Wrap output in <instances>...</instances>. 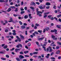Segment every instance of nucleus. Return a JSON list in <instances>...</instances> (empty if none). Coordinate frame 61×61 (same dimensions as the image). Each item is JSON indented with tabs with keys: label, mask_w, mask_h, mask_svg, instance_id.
I'll return each instance as SVG.
<instances>
[{
	"label": "nucleus",
	"mask_w": 61,
	"mask_h": 61,
	"mask_svg": "<svg viewBox=\"0 0 61 61\" xmlns=\"http://www.w3.org/2000/svg\"><path fill=\"white\" fill-rule=\"evenodd\" d=\"M29 52V51H24V53L26 54H27V53H28Z\"/></svg>",
	"instance_id": "nucleus-16"
},
{
	"label": "nucleus",
	"mask_w": 61,
	"mask_h": 61,
	"mask_svg": "<svg viewBox=\"0 0 61 61\" xmlns=\"http://www.w3.org/2000/svg\"><path fill=\"white\" fill-rule=\"evenodd\" d=\"M16 60H17V61H21V60H20V59H19V58H16Z\"/></svg>",
	"instance_id": "nucleus-14"
},
{
	"label": "nucleus",
	"mask_w": 61,
	"mask_h": 61,
	"mask_svg": "<svg viewBox=\"0 0 61 61\" xmlns=\"http://www.w3.org/2000/svg\"><path fill=\"white\" fill-rule=\"evenodd\" d=\"M12 34L14 36H15V35H16V33H15V32H14Z\"/></svg>",
	"instance_id": "nucleus-36"
},
{
	"label": "nucleus",
	"mask_w": 61,
	"mask_h": 61,
	"mask_svg": "<svg viewBox=\"0 0 61 61\" xmlns=\"http://www.w3.org/2000/svg\"><path fill=\"white\" fill-rule=\"evenodd\" d=\"M25 26L24 25H22L21 26V28L22 29H25Z\"/></svg>",
	"instance_id": "nucleus-4"
},
{
	"label": "nucleus",
	"mask_w": 61,
	"mask_h": 61,
	"mask_svg": "<svg viewBox=\"0 0 61 61\" xmlns=\"http://www.w3.org/2000/svg\"><path fill=\"white\" fill-rule=\"evenodd\" d=\"M24 9L25 10H26L27 9V7H25L24 8Z\"/></svg>",
	"instance_id": "nucleus-56"
},
{
	"label": "nucleus",
	"mask_w": 61,
	"mask_h": 61,
	"mask_svg": "<svg viewBox=\"0 0 61 61\" xmlns=\"http://www.w3.org/2000/svg\"><path fill=\"white\" fill-rule=\"evenodd\" d=\"M10 20L12 21V22H13V23H15L14 22V21L13 20V18H11L10 19Z\"/></svg>",
	"instance_id": "nucleus-20"
},
{
	"label": "nucleus",
	"mask_w": 61,
	"mask_h": 61,
	"mask_svg": "<svg viewBox=\"0 0 61 61\" xmlns=\"http://www.w3.org/2000/svg\"><path fill=\"white\" fill-rule=\"evenodd\" d=\"M61 14H60L59 15H58L57 16V17L58 18H59L60 17H61Z\"/></svg>",
	"instance_id": "nucleus-30"
},
{
	"label": "nucleus",
	"mask_w": 61,
	"mask_h": 61,
	"mask_svg": "<svg viewBox=\"0 0 61 61\" xmlns=\"http://www.w3.org/2000/svg\"><path fill=\"white\" fill-rule=\"evenodd\" d=\"M20 36L21 37V38H22V40H24V37L23 35H22L21 34H20Z\"/></svg>",
	"instance_id": "nucleus-7"
},
{
	"label": "nucleus",
	"mask_w": 61,
	"mask_h": 61,
	"mask_svg": "<svg viewBox=\"0 0 61 61\" xmlns=\"http://www.w3.org/2000/svg\"><path fill=\"white\" fill-rule=\"evenodd\" d=\"M38 54V52H33V55H36Z\"/></svg>",
	"instance_id": "nucleus-21"
},
{
	"label": "nucleus",
	"mask_w": 61,
	"mask_h": 61,
	"mask_svg": "<svg viewBox=\"0 0 61 61\" xmlns=\"http://www.w3.org/2000/svg\"><path fill=\"white\" fill-rule=\"evenodd\" d=\"M25 57H29V56L27 55H25Z\"/></svg>",
	"instance_id": "nucleus-62"
},
{
	"label": "nucleus",
	"mask_w": 61,
	"mask_h": 61,
	"mask_svg": "<svg viewBox=\"0 0 61 61\" xmlns=\"http://www.w3.org/2000/svg\"><path fill=\"white\" fill-rule=\"evenodd\" d=\"M60 53V51L59 50H58L57 51V52H56V54H59Z\"/></svg>",
	"instance_id": "nucleus-17"
},
{
	"label": "nucleus",
	"mask_w": 61,
	"mask_h": 61,
	"mask_svg": "<svg viewBox=\"0 0 61 61\" xmlns=\"http://www.w3.org/2000/svg\"><path fill=\"white\" fill-rule=\"evenodd\" d=\"M10 7V8H12V9L15 8V6H11Z\"/></svg>",
	"instance_id": "nucleus-24"
},
{
	"label": "nucleus",
	"mask_w": 61,
	"mask_h": 61,
	"mask_svg": "<svg viewBox=\"0 0 61 61\" xmlns=\"http://www.w3.org/2000/svg\"><path fill=\"white\" fill-rule=\"evenodd\" d=\"M52 15H49L48 16V17H49V18H50V17H52Z\"/></svg>",
	"instance_id": "nucleus-46"
},
{
	"label": "nucleus",
	"mask_w": 61,
	"mask_h": 61,
	"mask_svg": "<svg viewBox=\"0 0 61 61\" xmlns=\"http://www.w3.org/2000/svg\"><path fill=\"white\" fill-rule=\"evenodd\" d=\"M59 21L60 22H61V19H60V18H59Z\"/></svg>",
	"instance_id": "nucleus-64"
},
{
	"label": "nucleus",
	"mask_w": 61,
	"mask_h": 61,
	"mask_svg": "<svg viewBox=\"0 0 61 61\" xmlns=\"http://www.w3.org/2000/svg\"><path fill=\"white\" fill-rule=\"evenodd\" d=\"M45 29L47 31H48V30L49 29V28L48 27H46L45 28Z\"/></svg>",
	"instance_id": "nucleus-19"
},
{
	"label": "nucleus",
	"mask_w": 61,
	"mask_h": 61,
	"mask_svg": "<svg viewBox=\"0 0 61 61\" xmlns=\"http://www.w3.org/2000/svg\"><path fill=\"white\" fill-rule=\"evenodd\" d=\"M61 56H59L58 58V59H61Z\"/></svg>",
	"instance_id": "nucleus-63"
},
{
	"label": "nucleus",
	"mask_w": 61,
	"mask_h": 61,
	"mask_svg": "<svg viewBox=\"0 0 61 61\" xmlns=\"http://www.w3.org/2000/svg\"><path fill=\"white\" fill-rule=\"evenodd\" d=\"M8 31V30H5V32H7Z\"/></svg>",
	"instance_id": "nucleus-60"
},
{
	"label": "nucleus",
	"mask_w": 61,
	"mask_h": 61,
	"mask_svg": "<svg viewBox=\"0 0 61 61\" xmlns=\"http://www.w3.org/2000/svg\"><path fill=\"white\" fill-rule=\"evenodd\" d=\"M7 47H8L7 46L5 45L4 46L3 48H4V49H6V48H7Z\"/></svg>",
	"instance_id": "nucleus-12"
},
{
	"label": "nucleus",
	"mask_w": 61,
	"mask_h": 61,
	"mask_svg": "<svg viewBox=\"0 0 61 61\" xmlns=\"http://www.w3.org/2000/svg\"><path fill=\"white\" fill-rule=\"evenodd\" d=\"M34 33L35 34H36V35H38L39 34L38 33L37 31H35L34 32Z\"/></svg>",
	"instance_id": "nucleus-25"
},
{
	"label": "nucleus",
	"mask_w": 61,
	"mask_h": 61,
	"mask_svg": "<svg viewBox=\"0 0 61 61\" xmlns=\"http://www.w3.org/2000/svg\"><path fill=\"white\" fill-rule=\"evenodd\" d=\"M53 8H54V9H56V6L55 5H54L53 7Z\"/></svg>",
	"instance_id": "nucleus-35"
},
{
	"label": "nucleus",
	"mask_w": 61,
	"mask_h": 61,
	"mask_svg": "<svg viewBox=\"0 0 61 61\" xmlns=\"http://www.w3.org/2000/svg\"><path fill=\"white\" fill-rule=\"evenodd\" d=\"M38 9H37L36 10V12H37V15H38L39 14H42V13L41 11H38Z\"/></svg>",
	"instance_id": "nucleus-1"
},
{
	"label": "nucleus",
	"mask_w": 61,
	"mask_h": 61,
	"mask_svg": "<svg viewBox=\"0 0 61 61\" xmlns=\"http://www.w3.org/2000/svg\"><path fill=\"white\" fill-rule=\"evenodd\" d=\"M47 15H44L43 16V18H46L47 17Z\"/></svg>",
	"instance_id": "nucleus-39"
},
{
	"label": "nucleus",
	"mask_w": 61,
	"mask_h": 61,
	"mask_svg": "<svg viewBox=\"0 0 61 61\" xmlns=\"http://www.w3.org/2000/svg\"><path fill=\"white\" fill-rule=\"evenodd\" d=\"M36 25L37 26H39L40 25L38 24H36Z\"/></svg>",
	"instance_id": "nucleus-45"
},
{
	"label": "nucleus",
	"mask_w": 61,
	"mask_h": 61,
	"mask_svg": "<svg viewBox=\"0 0 61 61\" xmlns=\"http://www.w3.org/2000/svg\"><path fill=\"white\" fill-rule=\"evenodd\" d=\"M5 24H7L8 23V21H7V20H5Z\"/></svg>",
	"instance_id": "nucleus-51"
},
{
	"label": "nucleus",
	"mask_w": 61,
	"mask_h": 61,
	"mask_svg": "<svg viewBox=\"0 0 61 61\" xmlns=\"http://www.w3.org/2000/svg\"><path fill=\"white\" fill-rule=\"evenodd\" d=\"M20 54L21 55H23V54H24V53H23V52L21 51L20 52Z\"/></svg>",
	"instance_id": "nucleus-28"
},
{
	"label": "nucleus",
	"mask_w": 61,
	"mask_h": 61,
	"mask_svg": "<svg viewBox=\"0 0 61 61\" xmlns=\"http://www.w3.org/2000/svg\"><path fill=\"white\" fill-rule=\"evenodd\" d=\"M46 32V29H43V33H45Z\"/></svg>",
	"instance_id": "nucleus-55"
},
{
	"label": "nucleus",
	"mask_w": 61,
	"mask_h": 61,
	"mask_svg": "<svg viewBox=\"0 0 61 61\" xmlns=\"http://www.w3.org/2000/svg\"><path fill=\"white\" fill-rule=\"evenodd\" d=\"M30 9H31L32 10H34V7H32V6H30Z\"/></svg>",
	"instance_id": "nucleus-13"
},
{
	"label": "nucleus",
	"mask_w": 61,
	"mask_h": 61,
	"mask_svg": "<svg viewBox=\"0 0 61 61\" xmlns=\"http://www.w3.org/2000/svg\"><path fill=\"white\" fill-rule=\"evenodd\" d=\"M54 52H52L51 53L50 56H52V55H54Z\"/></svg>",
	"instance_id": "nucleus-32"
},
{
	"label": "nucleus",
	"mask_w": 61,
	"mask_h": 61,
	"mask_svg": "<svg viewBox=\"0 0 61 61\" xmlns=\"http://www.w3.org/2000/svg\"><path fill=\"white\" fill-rule=\"evenodd\" d=\"M1 59L2 60H6V59L3 58H1Z\"/></svg>",
	"instance_id": "nucleus-33"
},
{
	"label": "nucleus",
	"mask_w": 61,
	"mask_h": 61,
	"mask_svg": "<svg viewBox=\"0 0 61 61\" xmlns=\"http://www.w3.org/2000/svg\"><path fill=\"white\" fill-rule=\"evenodd\" d=\"M53 51V50H52V49H50L49 50V52H52V51Z\"/></svg>",
	"instance_id": "nucleus-47"
},
{
	"label": "nucleus",
	"mask_w": 61,
	"mask_h": 61,
	"mask_svg": "<svg viewBox=\"0 0 61 61\" xmlns=\"http://www.w3.org/2000/svg\"><path fill=\"white\" fill-rule=\"evenodd\" d=\"M50 7V6H47L46 7V9H49Z\"/></svg>",
	"instance_id": "nucleus-42"
},
{
	"label": "nucleus",
	"mask_w": 61,
	"mask_h": 61,
	"mask_svg": "<svg viewBox=\"0 0 61 61\" xmlns=\"http://www.w3.org/2000/svg\"><path fill=\"white\" fill-rule=\"evenodd\" d=\"M30 54L31 56H33V54L32 53H30Z\"/></svg>",
	"instance_id": "nucleus-50"
},
{
	"label": "nucleus",
	"mask_w": 61,
	"mask_h": 61,
	"mask_svg": "<svg viewBox=\"0 0 61 61\" xmlns=\"http://www.w3.org/2000/svg\"><path fill=\"white\" fill-rule=\"evenodd\" d=\"M37 57V56L36 55H34L33 56V57H34V58H36Z\"/></svg>",
	"instance_id": "nucleus-37"
},
{
	"label": "nucleus",
	"mask_w": 61,
	"mask_h": 61,
	"mask_svg": "<svg viewBox=\"0 0 61 61\" xmlns=\"http://www.w3.org/2000/svg\"><path fill=\"white\" fill-rule=\"evenodd\" d=\"M25 35H27L28 34H27V31H25Z\"/></svg>",
	"instance_id": "nucleus-44"
},
{
	"label": "nucleus",
	"mask_w": 61,
	"mask_h": 61,
	"mask_svg": "<svg viewBox=\"0 0 61 61\" xmlns=\"http://www.w3.org/2000/svg\"><path fill=\"white\" fill-rule=\"evenodd\" d=\"M51 37L53 38V40H56L57 39V38H55V36L54 35H52Z\"/></svg>",
	"instance_id": "nucleus-3"
},
{
	"label": "nucleus",
	"mask_w": 61,
	"mask_h": 61,
	"mask_svg": "<svg viewBox=\"0 0 61 61\" xmlns=\"http://www.w3.org/2000/svg\"><path fill=\"white\" fill-rule=\"evenodd\" d=\"M46 5H50L51 4H50V3L49 2H47L45 4Z\"/></svg>",
	"instance_id": "nucleus-6"
},
{
	"label": "nucleus",
	"mask_w": 61,
	"mask_h": 61,
	"mask_svg": "<svg viewBox=\"0 0 61 61\" xmlns=\"http://www.w3.org/2000/svg\"><path fill=\"white\" fill-rule=\"evenodd\" d=\"M19 58L20 59H21V58H24V57L22 55H20L19 56Z\"/></svg>",
	"instance_id": "nucleus-5"
},
{
	"label": "nucleus",
	"mask_w": 61,
	"mask_h": 61,
	"mask_svg": "<svg viewBox=\"0 0 61 61\" xmlns=\"http://www.w3.org/2000/svg\"><path fill=\"white\" fill-rule=\"evenodd\" d=\"M31 46V44L30 43H29L28 44L27 46Z\"/></svg>",
	"instance_id": "nucleus-49"
},
{
	"label": "nucleus",
	"mask_w": 61,
	"mask_h": 61,
	"mask_svg": "<svg viewBox=\"0 0 61 61\" xmlns=\"http://www.w3.org/2000/svg\"><path fill=\"white\" fill-rule=\"evenodd\" d=\"M10 37L11 38V39H13V38H14V37L12 36H10Z\"/></svg>",
	"instance_id": "nucleus-41"
},
{
	"label": "nucleus",
	"mask_w": 61,
	"mask_h": 61,
	"mask_svg": "<svg viewBox=\"0 0 61 61\" xmlns=\"http://www.w3.org/2000/svg\"><path fill=\"white\" fill-rule=\"evenodd\" d=\"M5 44H3L1 46H2V47H3V46H5Z\"/></svg>",
	"instance_id": "nucleus-59"
},
{
	"label": "nucleus",
	"mask_w": 61,
	"mask_h": 61,
	"mask_svg": "<svg viewBox=\"0 0 61 61\" xmlns=\"http://www.w3.org/2000/svg\"><path fill=\"white\" fill-rule=\"evenodd\" d=\"M53 31H54V32H57V30L56 29H54V30H53Z\"/></svg>",
	"instance_id": "nucleus-54"
},
{
	"label": "nucleus",
	"mask_w": 61,
	"mask_h": 61,
	"mask_svg": "<svg viewBox=\"0 0 61 61\" xmlns=\"http://www.w3.org/2000/svg\"><path fill=\"white\" fill-rule=\"evenodd\" d=\"M51 59H55V58L54 57H51Z\"/></svg>",
	"instance_id": "nucleus-53"
},
{
	"label": "nucleus",
	"mask_w": 61,
	"mask_h": 61,
	"mask_svg": "<svg viewBox=\"0 0 61 61\" xmlns=\"http://www.w3.org/2000/svg\"><path fill=\"white\" fill-rule=\"evenodd\" d=\"M44 38H45V37H42L41 38H39L38 39L39 41H42Z\"/></svg>",
	"instance_id": "nucleus-2"
},
{
	"label": "nucleus",
	"mask_w": 61,
	"mask_h": 61,
	"mask_svg": "<svg viewBox=\"0 0 61 61\" xmlns=\"http://www.w3.org/2000/svg\"><path fill=\"white\" fill-rule=\"evenodd\" d=\"M19 23L20 25H22L23 24V23L21 21H19Z\"/></svg>",
	"instance_id": "nucleus-34"
},
{
	"label": "nucleus",
	"mask_w": 61,
	"mask_h": 61,
	"mask_svg": "<svg viewBox=\"0 0 61 61\" xmlns=\"http://www.w3.org/2000/svg\"><path fill=\"white\" fill-rule=\"evenodd\" d=\"M38 32L40 33H42V30H38Z\"/></svg>",
	"instance_id": "nucleus-23"
},
{
	"label": "nucleus",
	"mask_w": 61,
	"mask_h": 61,
	"mask_svg": "<svg viewBox=\"0 0 61 61\" xmlns=\"http://www.w3.org/2000/svg\"><path fill=\"white\" fill-rule=\"evenodd\" d=\"M13 15L14 16H15V17H16V16H17V15L15 14H14Z\"/></svg>",
	"instance_id": "nucleus-61"
},
{
	"label": "nucleus",
	"mask_w": 61,
	"mask_h": 61,
	"mask_svg": "<svg viewBox=\"0 0 61 61\" xmlns=\"http://www.w3.org/2000/svg\"><path fill=\"white\" fill-rule=\"evenodd\" d=\"M59 46H57L56 47V50L58 49H59Z\"/></svg>",
	"instance_id": "nucleus-29"
},
{
	"label": "nucleus",
	"mask_w": 61,
	"mask_h": 61,
	"mask_svg": "<svg viewBox=\"0 0 61 61\" xmlns=\"http://www.w3.org/2000/svg\"><path fill=\"white\" fill-rule=\"evenodd\" d=\"M49 19H51V20H54V17H52L51 18H49Z\"/></svg>",
	"instance_id": "nucleus-26"
},
{
	"label": "nucleus",
	"mask_w": 61,
	"mask_h": 61,
	"mask_svg": "<svg viewBox=\"0 0 61 61\" xmlns=\"http://www.w3.org/2000/svg\"><path fill=\"white\" fill-rule=\"evenodd\" d=\"M28 15H25L24 16V17L25 19H27V18H28Z\"/></svg>",
	"instance_id": "nucleus-11"
},
{
	"label": "nucleus",
	"mask_w": 61,
	"mask_h": 61,
	"mask_svg": "<svg viewBox=\"0 0 61 61\" xmlns=\"http://www.w3.org/2000/svg\"><path fill=\"white\" fill-rule=\"evenodd\" d=\"M11 8H9L7 10V12H10V11H11Z\"/></svg>",
	"instance_id": "nucleus-10"
},
{
	"label": "nucleus",
	"mask_w": 61,
	"mask_h": 61,
	"mask_svg": "<svg viewBox=\"0 0 61 61\" xmlns=\"http://www.w3.org/2000/svg\"><path fill=\"white\" fill-rule=\"evenodd\" d=\"M20 10L21 11H24V9L22 8V7H21L20 8Z\"/></svg>",
	"instance_id": "nucleus-40"
},
{
	"label": "nucleus",
	"mask_w": 61,
	"mask_h": 61,
	"mask_svg": "<svg viewBox=\"0 0 61 61\" xmlns=\"http://www.w3.org/2000/svg\"><path fill=\"white\" fill-rule=\"evenodd\" d=\"M14 49H15V48H12V49H10V51H13L14 50Z\"/></svg>",
	"instance_id": "nucleus-52"
},
{
	"label": "nucleus",
	"mask_w": 61,
	"mask_h": 61,
	"mask_svg": "<svg viewBox=\"0 0 61 61\" xmlns=\"http://www.w3.org/2000/svg\"><path fill=\"white\" fill-rule=\"evenodd\" d=\"M31 4H30V5H34L35 6V5H36V3H35L34 2V3L31 2Z\"/></svg>",
	"instance_id": "nucleus-22"
},
{
	"label": "nucleus",
	"mask_w": 61,
	"mask_h": 61,
	"mask_svg": "<svg viewBox=\"0 0 61 61\" xmlns=\"http://www.w3.org/2000/svg\"><path fill=\"white\" fill-rule=\"evenodd\" d=\"M0 2L4 3V2H5V1L4 0H0Z\"/></svg>",
	"instance_id": "nucleus-18"
},
{
	"label": "nucleus",
	"mask_w": 61,
	"mask_h": 61,
	"mask_svg": "<svg viewBox=\"0 0 61 61\" xmlns=\"http://www.w3.org/2000/svg\"><path fill=\"white\" fill-rule=\"evenodd\" d=\"M16 47L17 48H19L20 47V46H19V44H18V45H17L16 46Z\"/></svg>",
	"instance_id": "nucleus-43"
},
{
	"label": "nucleus",
	"mask_w": 61,
	"mask_h": 61,
	"mask_svg": "<svg viewBox=\"0 0 61 61\" xmlns=\"http://www.w3.org/2000/svg\"><path fill=\"white\" fill-rule=\"evenodd\" d=\"M56 26L58 28H61V27H60V26H61V25H57Z\"/></svg>",
	"instance_id": "nucleus-9"
},
{
	"label": "nucleus",
	"mask_w": 61,
	"mask_h": 61,
	"mask_svg": "<svg viewBox=\"0 0 61 61\" xmlns=\"http://www.w3.org/2000/svg\"><path fill=\"white\" fill-rule=\"evenodd\" d=\"M6 57H7V58H9V56L7 55L6 56Z\"/></svg>",
	"instance_id": "nucleus-38"
},
{
	"label": "nucleus",
	"mask_w": 61,
	"mask_h": 61,
	"mask_svg": "<svg viewBox=\"0 0 61 61\" xmlns=\"http://www.w3.org/2000/svg\"><path fill=\"white\" fill-rule=\"evenodd\" d=\"M39 8H40V9H43V7L42 6L39 7Z\"/></svg>",
	"instance_id": "nucleus-48"
},
{
	"label": "nucleus",
	"mask_w": 61,
	"mask_h": 61,
	"mask_svg": "<svg viewBox=\"0 0 61 61\" xmlns=\"http://www.w3.org/2000/svg\"><path fill=\"white\" fill-rule=\"evenodd\" d=\"M18 8H16L15 9V12H18Z\"/></svg>",
	"instance_id": "nucleus-31"
},
{
	"label": "nucleus",
	"mask_w": 61,
	"mask_h": 61,
	"mask_svg": "<svg viewBox=\"0 0 61 61\" xmlns=\"http://www.w3.org/2000/svg\"><path fill=\"white\" fill-rule=\"evenodd\" d=\"M20 49H18L17 48H16L15 49V51L16 52H17L18 51L20 50Z\"/></svg>",
	"instance_id": "nucleus-8"
},
{
	"label": "nucleus",
	"mask_w": 61,
	"mask_h": 61,
	"mask_svg": "<svg viewBox=\"0 0 61 61\" xmlns=\"http://www.w3.org/2000/svg\"><path fill=\"white\" fill-rule=\"evenodd\" d=\"M25 12L24 11H22L21 12L20 14L21 15H23L24 13H25Z\"/></svg>",
	"instance_id": "nucleus-15"
},
{
	"label": "nucleus",
	"mask_w": 61,
	"mask_h": 61,
	"mask_svg": "<svg viewBox=\"0 0 61 61\" xmlns=\"http://www.w3.org/2000/svg\"><path fill=\"white\" fill-rule=\"evenodd\" d=\"M57 43L58 44H59V45H61V43L60 42H59V41H57Z\"/></svg>",
	"instance_id": "nucleus-27"
},
{
	"label": "nucleus",
	"mask_w": 61,
	"mask_h": 61,
	"mask_svg": "<svg viewBox=\"0 0 61 61\" xmlns=\"http://www.w3.org/2000/svg\"><path fill=\"white\" fill-rule=\"evenodd\" d=\"M25 47L26 48H27V49H28V47H27V45H25Z\"/></svg>",
	"instance_id": "nucleus-57"
},
{
	"label": "nucleus",
	"mask_w": 61,
	"mask_h": 61,
	"mask_svg": "<svg viewBox=\"0 0 61 61\" xmlns=\"http://www.w3.org/2000/svg\"><path fill=\"white\" fill-rule=\"evenodd\" d=\"M36 4H37V5H39L40 4V3H39L38 2H36Z\"/></svg>",
	"instance_id": "nucleus-58"
}]
</instances>
